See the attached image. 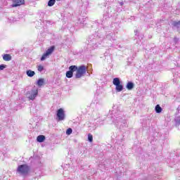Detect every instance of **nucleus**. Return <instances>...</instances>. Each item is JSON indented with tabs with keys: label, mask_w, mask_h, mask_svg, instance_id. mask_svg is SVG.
Listing matches in <instances>:
<instances>
[{
	"label": "nucleus",
	"mask_w": 180,
	"mask_h": 180,
	"mask_svg": "<svg viewBox=\"0 0 180 180\" xmlns=\"http://www.w3.org/2000/svg\"><path fill=\"white\" fill-rule=\"evenodd\" d=\"M101 33H105V34H92L89 37V43L93 46V47H98L99 44L102 43L103 39L106 40H116L115 32L108 30V27H103L101 29Z\"/></svg>",
	"instance_id": "nucleus-1"
},
{
	"label": "nucleus",
	"mask_w": 180,
	"mask_h": 180,
	"mask_svg": "<svg viewBox=\"0 0 180 180\" xmlns=\"http://www.w3.org/2000/svg\"><path fill=\"white\" fill-rule=\"evenodd\" d=\"M115 124L122 130V129L127 127V122L126 120L123 119L122 116H117L115 117Z\"/></svg>",
	"instance_id": "nucleus-2"
},
{
	"label": "nucleus",
	"mask_w": 180,
	"mask_h": 180,
	"mask_svg": "<svg viewBox=\"0 0 180 180\" xmlns=\"http://www.w3.org/2000/svg\"><path fill=\"white\" fill-rule=\"evenodd\" d=\"M86 74V66L82 65L80 66H77L75 78H82Z\"/></svg>",
	"instance_id": "nucleus-3"
},
{
	"label": "nucleus",
	"mask_w": 180,
	"mask_h": 180,
	"mask_svg": "<svg viewBox=\"0 0 180 180\" xmlns=\"http://www.w3.org/2000/svg\"><path fill=\"white\" fill-rule=\"evenodd\" d=\"M112 84L115 85L117 92H122V91H123V84H122V82L119 77L114 78L112 80Z\"/></svg>",
	"instance_id": "nucleus-4"
},
{
	"label": "nucleus",
	"mask_w": 180,
	"mask_h": 180,
	"mask_svg": "<svg viewBox=\"0 0 180 180\" xmlns=\"http://www.w3.org/2000/svg\"><path fill=\"white\" fill-rule=\"evenodd\" d=\"M29 171H30V167L27 165H20L17 168V172H19L22 175H27Z\"/></svg>",
	"instance_id": "nucleus-5"
},
{
	"label": "nucleus",
	"mask_w": 180,
	"mask_h": 180,
	"mask_svg": "<svg viewBox=\"0 0 180 180\" xmlns=\"http://www.w3.org/2000/svg\"><path fill=\"white\" fill-rule=\"evenodd\" d=\"M39 94V91L36 88H33L31 91H28L27 92V96L30 99V101H34L36 99V96H37Z\"/></svg>",
	"instance_id": "nucleus-6"
},
{
	"label": "nucleus",
	"mask_w": 180,
	"mask_h": 180,
	"mask_svg": "<svg viewBox=\"0 0 180 180\" xmlns=\"http://www.w3.org/2000/svg\"><path fill=\"white\" fill-rule=\"evenodd\" d=\"M56 120L57 122L65 120V112L64 109L60 108L56 111Z\"/></svg>",
	"instance_id": "nucleus-7"
},
{
	"label": "nucleus",
	"mask_w": 180,
	"mask_h": 180,
	"mask_svg": "<svg viewBox=\"0 0 180 180\" xmlns=\"http://www.w3.org/2000/svg\"><path fill=\"white\" fill-rule=\"evenodd\" d=\"M77 71V65H71L69 67V70L66 72L67 78H72L74 77V72Z\"/></svg>",
	"instance_id": "nucleus-8"
},
{
	"label": "nucleus",
	"mask_w": 180,
	"mask_h": 180,
	"mask_svg": "<svg viewBox=\"0 0 180 180\" xmlns=\"http://www.w3.org/2000/svg\"><path fill=\"white\" fill-rule=\"evenodd\" d=\"M116 13V10L113 7H108L105 11V16H108V18H112V16H115V14Z\"/></svg>",
	"instance_id": "nucleus-9"
},
{
	"label": "nucleus",
	"mask_w": 180,
	"mask_h": 180,
	"mask_svg": "<svg viewBox=\"0 0 180 180\" xmlns=\"http://www.w3.org/2000/svg\"><path fill=\"white\" fill-rule=\"evenodd\" d=\"M25 4V0H13V4L11 5L12 8H17V6H20Z\"/></svg>",
	"instance_id": "nucleus-10"
},
{
	"label": "nucleus",
	"mask_w": 180,
	"mask_h": 180,
	"mask_svg": "<svg viewBox=\"0 0 180 180\" xmlns=\"http://www.w3.org/2000/svg\"><path fill=\"white\" fill-rule=\"evenodd\" d=\"M126 88L128 91H131L134 88V83L133 82H128Z\"/></svg>",
	"instance_id": "nucleus-11"
},
{
	"label": "nucleus",
	"mask_w": 180,
	"mask_h": 180,
	"mask_svg": "<svg viewBox=\"0 0 180 180\" xmlns=\"http://www.w3.org/2000/svg\"><path fill=\"white\" fill-rule=\"evenodd\" d=\"M44 140H46V136L44 135H39L37 137V141H38V143H43Z\"/></svg>",
	"instance_id": "nucleus-12"
},
{
	"label": "nucleus",
	"mask_w": 180,
	"mask_h": 180,
	"mask_svg": "<svg viewBox=\"0 0 180 180\" xmlns=\"http://www.w3.org/2000/svg\"><path fill=\"white\" fill-rule=\"evenodd\" d=\"M86 20V18L84 16H80L78 18V22L80 23V25H85Z\"/></svg>",
	"instance_id": "nucleus-13"
},
{
	"label": "nucleus",
	"mask_w": 180,
	"mask_h": 180,
	"mask_svg": "<svg viewBox=\"0 0 180 180\" xmlns=\"http://www.w3.org/2000/svg\"><path fill=\"white\" fill-rule=\"evenodd\" d=\"M3 60H4V61H11V60H12V56L10 54H4L3 56Z\"/></svg>",
	"instance_id": "nucleus-14"
},
{
	"label": "nucleus",
	"mask_w": 180,
	"mask_h": 180,
	"mask_svg": "<svg viewBox=\"0 0 180 180\" xmlns=\"http://www.w3.org/2000/svg\"><path fill=\"white\" fill-rule=\"evenodd\" d=\"M37 86L40 88L41 86H43V85H44V79L43 78H40L37 80Z\"/></svg>",
	"instance_id": "nucleus-15"
},
{
	"label": "nucleus",
	"mask_w": 180,
	"mask_h": 180,
	"mask_svg": "<svg viewBox=\"0 0 180 180\" xmlns=\"http://www.w3.org/2000/svg\"><path fill=\"white\" fill-rule=\"evenodd\" d=\"M26 74L27 75V77H30V78H32V77H34V75H36V72H34V71L33 70H27Z\"/></svg>",
	"instance_id": "nucleus-16"
},
{
	"label": "nucleus",
	"mask_w": 180,
	"mask_h": 180,
	"mask_svg": "<svg viewBox=\"0 0 180 180\" xmlns=\"http://www.w3.org/2000/svg\"><path fill=\"white\" fill-rule=\"evenodd\" d=\"M172 25L173 26V27L179 29L180 28V20L179 21H173V22L172 23Z\"/></svg>",
	"instance_id": "nucleus-17"
},
{
	"label": "nucleus",
	"mask_w": 180,
	"mask_h": 180,
	"mask_svg": "<svg viewBox=\"0 0 180 180\" xmlns=\"http://www.w3.org/2000/svg\"><path fill=\"white\" fill-rule=\"evenodd\" d=\"M155 110L156 113H161V112H162V108H161V106L158 104L155 107Z\"/></svg>",
	"instance_id": "nucleus-18"
},
{
	"label": "nucleus",
	"mask_w": 180,
	"mask_h": 180,
	"mask_svg": "<svg viewBox=\"0 0 180 180\" xmlns=\"http://www.w3.org/2000/svg\"><path fill=\"white\" fill-rule=\"evenodd\" d=\"M54 49H56V46H51L49 49H47V51H46V53L50 56V54H51L53 53V51H54Z\"/></svg>",
	"instance_id": "nucleus-19"
},
{
	"label": "nucleus",
	"mask_w": 180,
	"mask_h": 180,
	"mask_svg": "<svg viewBox=\"0 0 180 180\" xmlns=\"http://www.w3.org/2000/svg\"><path fill=\"white\" fill-rule=\"evenodd\" d=\"M176 126H180V117H176L174 119Z\"/></svg>",
	"instance_id": "nucleus-20"
},
{
	"label": "nucleus",
	"mask_w": 180,
	"mask_h": 180,
	"mask_svg": "<svg viewBox=\"0 0 180 180\" xmlns=\"http://www.w3.org/2000/svg\"><path fill=\"white\" fill-rule=\"evenodd\" d=\"M55 4H56V0H49L48 1V6H54Z\"/></svg>",
	"instance_id": "nucleus-21"
},
{
	"label": "nucleus",
	"mask_w": 180,
	"mask_h": 180,
	"mask_svg": "<svg viewBox=\"0 0 180 180\" xmlns=\"http://www.w3.org/2000/svg\"><path fill=\"white\" fill-rule=\"evenodd\" d=\"M47 57H49V55L47 54V53H44L42 56L41 57V61H44V60H46V58H47Z\"/></svg>",
	"instance_id": "nucleus-22"
},
{
	"label": "nucleus",
	"mask_w": 180,
	"mask_h": 180,
	"mask_svg": "<svg viewBox=\"0 0 180 180\" xmlns=\"http://www.w3.org/2000/svg\"><path fill=\"white\" fill-rule=\"evenodd\" d=\"M88 141H89L90 143H92V141H94V136L91 134H88Z\"/></svg>",
	"instance_id": "nucleus-23"
},
{
	"label": "nucleus",
	"mask_w": 180,
	"mask_h": 180,
	"mask_svg": "<svg viewBox=\"0 0 180 180\" xmlns=\"http://www.w3.org/2000/svg\"><path fill=\"white\" fill-rule=\"evenodd\" d=\"M38 71H39V72H41L42 71L44 70V67L41 65H38L37 68Z\"/></svg>",
	"instance_id": "nucleus-24"
},
{
	"label": "nucleus",
	"mask_w": 180,
	"mask_h": 180,
	"mask_svg": "<svg viewBox=\"0 0 180 180\" xmlns=\"http://www.w3.org/2000/svg\"><path fill=\"white\" fill-rule=\"evenodd\" d=\"M72 134V129L71 128H68L67 130H66V134L68 136H70V134Z\"/></svg>",
	"instance_id": "nucleus-25"
},
{
	"label": "nucleus",
	"mask_w": 180,
	"mask_h": 180,
	"mask_svg": "<svg viewBox=\"0 0 180 180\" xmlns=\"http://www.w3.org/2000/svg\"><path fill=\"white\" fill-rule=\"evenodd\" d=\"M6 68V65L1 64L0 65V71H4Z\"/></svg>",
	"instance_id": "nucleus-26"
},
{
	"label": "nucleus",
	"mask_w": 180,
	"mask_h": 180,
	"mask_svg": "<svg viewBox=\"0 0 180 180\" xmlns=\"http://www.w3.org/2000/svg\"><path fill=\"white\" fill-rule=\"evenodd\" d=\"M135 36H139V31H135Z\"/></svg>",
	"instance_id": "nucleus-27"
},
{
	"label": "nucleus",
	"mask_w": 180,
	"mask_h": 180,
	"mask_svg": "<svg viewBox=\"0 0 180 180\" xmlns=\"http://www.w3.org/2000/svg\"><path fill=\"white\" fill-rule=\"evenodd\" d=\"M99 124H103V121H101V122H99Z\"/></svg>",
	"instance_id": "nucleus-28"
},
{
	"label": "nucleus",
	"mask_w": 180,
	"mask_h": 180,
	"mask_svg": "<svg viewBox=\"0 0 180 180\" xmlns=\"http://www.w3.org/2000/svg\"><path fill=\"white\" fill-rule=\"evenodd\" d=\"M121 6H123V2L120 3Z\"/></svg>",
	"instance_id": "nucleus-29"
},
{
	"label": "nucleus",
	"mask_w": 180,
	"mask_h": 180,
	"mask_svg": "<svg viewBox=\"0 0 180 180\" xmlns=\"http://www.w3.org/2000/svg\"><path fill=\"white\" fill-rule=\"evenodd\" d=\"M174 40H175V41H176V40H177L176 38H174Z\"/></svg>",
	"instance_id": "nucleus-30"
}]
</instances>
